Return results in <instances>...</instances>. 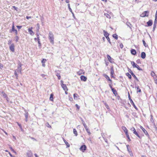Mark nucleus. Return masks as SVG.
I'll return each instance as SVG.
<instances>
[{
	"mask_svg": "<svg viewBox=\"0 0 157 157\" xmlns=\"http://www.w3.org/2000/svg\"><path fill=\"white\" fill-rule=\"evenodd\" d=\"M86 145H82L80 149L81 151H82L84 152V151L86 150Z\"/></svg>",
	"mask_w": 157,
	"mask_h": 157,
	"instance_id": "7",
	"label": "nucleus"
},
{
	"mask_svg": "<svg viewBox=\"0 0 157 157\" xmlns=\"http://www.w3.org/2000/svg\"><path fill=\"white\" fill-rule=\"evenodd\" d=\"M37 30L38 32L39 31V29H40V25L39 23H37Z\"/></svg>",
	"mask_w": 157,
	"mask_h": 157,
	"instance_id": "42",
	"label": "nucleus"
},
{
	"mask_svg": "<svg viewBox=\"0 0 157 157\" xmlns=\"http://www.w3.org/2000/svg\"><path fill=\"white\" fill-rule=\"evenodd\" d=\"M3 65L2 63H0V68L2 69L3 67Z\"/></svg>",
	"mask_w": 157,
	"mask_h": 157,
	"instance_id": "55",
	"label": "nucleus"
},
{
	"mask_svg": "<svg viewBox=\"0 0 157 157\" xmlns=\"http://www.w3.org/2000/svg\"><path fill=\"white\" fill-rule=\"evenodd\" d=\"M36 34H37V41H40V38H39V35L38 34H37V33H36Z\"/></svg>",
	"mask_w": 157,
	"mask_h": 157,
	"instance_id": "48",
	"label": "nucleus"
},
{
	"mask_svg": "<svg viewBox=\"0 0 157 157\" xmlns=\"http://www.w3.org/2000/svg\"><path fill=\"white\" fill-rule=\"evenodd\" d=\"M149 12L148 11H146L144 12L143 13L141 14L140 16L142 17H147L149 15Z\"/></svg>",
	"mask_w": 157,
	"mask_h": 157,
	"instance_id": "3",
	"label": "nucleus"
},
{
	"mask_svg": "<svg viewBox=\"0 0 157 157\" xmlns=\"http://www.w3.org/2000/svg\"><path fill=\"white\" fill-rule=\"evenodd\" d=\"M81 79L82 81H86L87 80V78L84 75H81L80 76Z\"/></svg>",
	"mask_w": 157,
	"mask_h": 157,
	"instance_id": "12",
	"label": "nucleus"
},
{
	"mask_svg": "<svg viewBox=\"0 0 157 157\" xmlns=\"http://www.w3.org/2000/svg\"><path fill=\"white\" fill-rule=\"evenodd\" d=\"M120 47L121 48H122L123 47V44H120Z\"/></svg>",
	"mask_w": 157,
	"mask_h": 157,
	"instance_id": "59",
	"label": "nucleus"
},
{
	"mask_svg": "<svg viewBox=\"0 0 157 157\" xmlns=\"http://www.w3.org/2000/svg\"><path fill=\"white\" fill-rule=\"evenodd\" d=\"M61 86L64 90L67 91L68 89L66 84H63V85Z\"/></svg>",
	"mask_w": 157,
	"mask_h": 157,
	"instance_id": "15",
	"label": "nucleus"
},
{
	"mask_svg": "<svg viewBox=\"0 0 157 157\" xmlns=\"http://www.w3.org/2000/svg\"><path fill=\"white\" fill-rule=\"evenodd\" d=\"M126 136L127 138H128V141H131V140L130 139V137L129 136V135L128 134H127L126 135Z\"/></svg>",
	"mask_w": 157,
	"mask_h": 157,
	"instance_id": "39",
	"label": "nucleus"
},
{
	"mask_svg": "<svg viewBox=\"0 0 157 157\" xmlns=\"http://www.w3.org/2000/svg\"><path fill=\"white\" fill-rule=\"evenodd\" d=\"M25 118H28L29 115L28 113L26 111V110H25Z\"/></svg>",
	"mask_w": 157,
	"mask_h": 157,
	"instance_id": "29",
	"label": "nucleus"
},
{
	"mask_svg": "<svg viewBox=\"0 0 157 157\" xmlns=\"http://www.w3.org/2000/svg\"><path fill=\"white\" fill-rule=\"evenodd\" d=\"M132 76L136 79V80L137 82L139 81L138 79L136 77V75H134V74L133 75H132Z\"/></svg>",
	"mask_w": 157,
	"mask_h": 157,
	"instance_id": "37",
	"label": "nucleus"
},
{
	"mask_svg": "<svg viewBox=\"0 0 157 157\" xmlns=\"http://www.w3.org/2000/svg\"><path fill=\"white\" fill-rule=\"evenodd\" d=\"M33 28L31 27V28H29L28 29V31L29 33L31 35L33 36L34 35V33L33 32V31L32 30V29Z\"/></svg>",
	"mask_w": 157,
	"mask_h": 157,
	"instance_id": "8",
	"label": "nucleus"
},
{
	"mask_svg": "<svg viewBox=\"0 0 157 157\" xmlns=\"http://www.w3.org/2000/svg\"><path fill=\"white\" fill-rule=\"evenodd\" d=\"M65 2L67 3H68L69 2V0H65Z\"/></svg>",
	"mask_w": 157,
	"mask_h": 157,
	"instance_id": "63",
	"label": "nucleus"
},
{
	"mask_svg": "<svg viewBox=\"0 0 157 157\" xmlns=\"http://www.w3.org/2000/svg\"><path fill=\"white\" fill-rule=\"evenodd\" d=\"M38 46L39 47H40H40L41 46V44L40 43V40L38 41Z\"/></svg>",
	"mask_w": 157,
	"mask_h": 157,
	"instance_id": "49",
	"label": "nucleus"
},
{
	"mask_svg": "<svg viewBox=\"0 0 157 157\" xmlns=\"http://www.w3.org/2000/svg\"><path fill=\"white\" fill-rule=\"evenodd\" d=\"M128 71L132 75L134 74L130 69H128Z\"/></svg>",
	"mask_w": 157,
	"mask_h": 157,
	"instance_id": "44",
	"label": "nucleus"
},
{
	"mask_svg": "<svg viewBox=\"0 0 157 157\" xmlns=\"http://www.w3.org/2000/svg\"><path fill=\"white\" fill-rule=\"evenodd\" d=\"M14 45L13 44H11L10 46V50L12 52H14Z\"/></svg>",
	"mask_w": 157,
	"mask_h": 157,
	"instance_id": "5",
	"label": "nucleus"
},
{
	"mask_svg": "<svg viewBox=\"0 0 157 157\" xmlns=\"http://www.w3.org/2000/svg\"><path fill=\"white\" fill-rule=\"evenodd\" d=\"M46 125L47 127L48 128H51V125L49 124L48 123H47L46 124Z\"/></svg>",
	"mask_w": 157,
	"mask_h": 157,
	"instance_id": "43",
	"label": "nucleus"
},
{
	"mask_svg": "<svg viewBox=\"0 0 157 157\" xmlns=\"http://www.w3.org/2000/svg\"><path fill=\"white\" fill-rule=\"evenodd\" d=\"M140 128L142 129V130H143L144 133L146 135H147V136H148L149 134L147 132V131L144 129V128L142 126H140Z\"/></svg>",
	"mask_w": 157,
	"mask_h": 157,
	"instance_id": "11",
	"label": "nucleus"
},
{
	"mask_svg": "<svg viewBox=\"0 0 157 157\" xmlns=\"http://www.w3.org/2000/svg\"><path fill=\"white\" fill-rule=\"evenodd\" d=\"M17 72L21 73V65H20L19 67H18L17 69L16 70Z\"/></svg>",
	"mask_w": 157,
	"mask_h": 157,
	"instance_id": "16",
	"label": "nucleus"
},
{
	"mask_svg": "<svg viewBox=\"0 0 157 157\" xmlns=\"http://www.w3.org/2000/svg\"><path fill=\"white\" fill-rule=\"evenodd\" d=\"M103 32L104 36L106 37V38L109 37V34L105 30H104L103 31Z\"/></svg>",
	"mask_w": 157,
	"mask_h": 157,
	"instance_id": "17",
	"label": "nucleus"
},
{
	"mask_svg": "<svg viewBox=\"0 0 157 157\" xmlns=\"http://www.w3.org/2000/svg\"><path fill=\"white\" fill-rule=\"evenodd\" d=\"M122 128L123 129V130L124 131V132L125 133L126 135L128 134V131L127 129V128L125 127V126H122Z\"/></svg>",
	"mask_w": 157,
	"mask_h": 157,
	"instance_id": "10",
	"label": "nucleus"
},
{
	"mask_svg": "<svg viewBox=\"0 0 157 157\" xmlns=\"http://www.w3.org/2000/svg\"><path fill=\"white\" fill-rule=\"evenodd\" d=\"M17 27L18 29H20L22 28V26H17Z\"/></svg>",
	"mask_w": 157,
	"mask_h": 157,
	"instance_id": "56",
	"label": "nucleus"
},
{
	"mask_svg": "<svg viewBox=\"0 0 157 157\" xmlns=\"http://www.w3.org/2000/svg\"><path fill=\"white\" fill-rule=\"evenodd\" d=\"M49 38L50 42L52 44H54V36L51 32H50L49 33Z\"/></svg>",
	"mask_w": 157,
	"mask_h": 157,
	"instance_id": "1",
	"label": "nucleus"
},
{
	"mask_svg": "<svg viewBox=\"0 0 157 157\" xmlns=\"http://www.w3.org/2000/svg\"><path fill=\"white\" fill-rule=\"evenodd\" d=\"M46 61V59H43L42 60V63H45V62Z\"/></svg>",
	"mask_w": 157,
	"mask_h": 157,
	"instance_id": "57",
	"label": "nucleus"
},
{
	"mask_svg": "<svg viewBox=\"0 0 157 157\" xmlns=\"http://www.w3.org/2000/svg\"><path fill=\"white\" fill-rule=\"evenodd\" d=\"M134 134L137 136L139 138H141L140 136L139 135L137 132H135V133Z\"/></svg>",
	"mask_w": 157,
	"mask_h": 157,
	"instance_id": "45",
	"label": "nucleus"
},
{
	"mask_svg": "<svg viewBox=\"0 0 157 157\" xmlns=\"http://www.w3.org/2000/svg\"><path fill=\"white\" fill-rule=\"evenodd\" d=\"M77 107V108L78 109V110H79L80 108L79 106L77 104H76L75 105Z\"/></svg>",
	"mask_w": 157,
	"mask_h": 157,
	"instance_id": "52",
	"label": "nucleus"
},
{
	"mask_svg": "<svg viewBox=\"0 0 157 157\" xmlns=\"http://www.w3.org/2000/svg\"><path fill=\"white\" fill-rule=\"evenodd\" d=\"M137 92H141V90L139 88V87L138 86H137Z\"/></svg>",
	"mask_w": 157,
	"mask_h": 157,
	"instance_id": "36",
	"label": "nucleus"
},
{
	"mask_svg": "<svg viewBox=\"0 0 157 157\" xmlns=\"http://www.w3.org/2000/svg\"><path fill=\"white\" fill-rule=\"evenodd\" d=\"M17 71L16 70H15L14 71V74L16 76V78L17 79L18 78V75L17 73Z\"/></svg>",
	"mask_w": 157,
	"mask_h": 157,
	"instance_id": "35",
	"label": "nucleus"
},
{
	"mask_svg": "<svg viewBox=\"0 0 157 157\" xmlns=\"http://www.w3.org/2000/svg\"><path fill=\"white\" fill-rule=\"evenodd\" d=\"M156 24V23H155V22L154 23V26H153V30H155V28L156 27V25H155Z\"/></svg>",
	"mask_w": 157,
	"mask_h": 157,
	"instance_id": "51",
	"label": "nucleus"
},
{
	"mask_svg": "<svg viewBox=\"0 0 157 157\" xmlns=\"http://www.w3.org/2000/svg\"><path fill=\"white\" fill-rule=\"evenodd\" d=\"M110 71H111L110 74L113 75V74H114V71L113 67H111Z\"/></svg>",
	"mask_w": 157,
	"mask_h": 157,
	"instance_id": "28",
	"label": "nucleus"
},
{
	"mask_svg": "<svg viewBox=\"0 0 157 157\" xmlns=\"http://www.w3.org/2000/svg\"><path fill=\"white\" fill-rule=\"evenodd\" d=\"M127 150H128V153H129L130 155L131 156H133V154L131 151V149L129 148H128Z\"/></svg>",
	"mask_w": 157,
	"mask_h": 157,
	"instance_id": "22",
	"label": "nucleus"
},
{
	"mask_svg": "<svg viewBox=\"0 0 157 157\" xmlns=\"http://www.w3.org/2000/svg\"><path fill=\"white\" fill-rule=\"evenodd\" d=\"M81 121L83 125H85V124H86L84 121L83 120H82Z\"/></svg>",
	"mask_w": 157,
	"mask_h": 157,
	"instance_id": "58",
	"label": "nucleus"
},
{
	"mask_svg": "<svg viewBox=\"0 0 157 157\" xmlns=\"http://www.w3.org/2000/svg\"><path fill=\"white\" fill-rule=\"evenodd\" d=\"M151 75L152 76H153L155 75V73L154 72L152 71L151 73Z\"/></svg>",
	"mask_w": 157,
	"mask_h": 157,
	"instance_id": "53",
	"label": "nucleus"
},
{
	"mask_svg": "<svg viewBox=\"0 0 157 157\" xmlns=\"http://www.w3.org/2000/svg\"><path fill=\"white\" fill-rule=\"evenodd\" d=\"M147 24L148 26H151L152 24V21L151 20H149L147 22Z\"/></svg>",
	"mask_w": 157,
	"mask_h": 157,
	"instance_id": "20",
	"label": "nucleus"
},
{
	"mask_svg": "<svg viewBox=\"0 0 157 157\" xmlns=\"http://www.w3.org/2000/svg\"><path fill=\"white\" fill-rule=\"evenodd\" d=\"M106 38L107 40H108V42H109V44H111V42L110 41V40L109 38V37H107Z\"/></svg>",
	"mask_w": 157,
	"mask_h": 157,
	"instance_id": "47",
	"label": "nucleus"
},
{
	"mask_svg": "<svg viewBox=\"0 0 157 157\" xmlns=\"http://www.w3.org/2000/svg\"><path fill=\"white\" fill-rule=\"evenodd\" d=\"M130 130L133 132V133H135V132H136L135 129L134 127L131 128L130 129Z\"/></svg>",
	"mask_w": 157,
	"mask_h": 157,
	"instance_id": "32",
	"label": "nucleus"
},
{
	"mask_svg": "<svg viewBox=\"0 0 157 157\" xmlns=\"http://www.w3.org/2000/svg\"><path fill=\"white\" fill-rule=\"evenodd\" d=\"M12 31L13 32H15L16 35H17V32L16 29H14V24H13L12 27Z\"/></svg>",
	"mask_w": 157,
	"mask_h": 157,
	"instance_id": "14",
	"label": "nucleus"
},
{
	"mask_svg": "<svg viewBox=\"0 0 157 157\" xmlns=\"http://www.w3.org/2000/svg\"><path fill=\"white\" fill-rule=\"evenodd\" d=\"M60 83L61 86H62L63 84H64L63 83V81L62 80L60 81Z\"/></svg>",
	"mask_w": 157,
	"mask_h": 157,
	"instance_id": "61",
	"label": "nucleus"
},
{
	"mask_svg": "<svg viewBox=\"0 0 157 157\" xmlns=\"http://www.w3.org/2000/svg\"><path fill=\"white\" fill-rule=\"evenodd\" d=\"M2 94L3 97L6 98V99L8 101V98L7 97V94L3 91L2 92Z\"/></svg>",
	"mask_w": 157,
	"mask_h": 157,
	"instance_id": "6",
	"label": "nucleus"
},
{
	"mask_svg": "<svg viewBox=\"0 0 157 157\" xmlns=\"http://www.w3.org/2000/svg\"><path fill=\"white\" fill-rule=\"evenodd\" d=\"M157 21V10L156 11L155 14V23H156Z\"/></svg>",
	"mask_w": 157,
	"mask_h": 157,
	"instance_id": "31",
	"label": "nucleus"
},
{
	"mask_svg": "<svg viewBox=\"0 0 157 157\" xmlns=\"http://www.w3.org/2000/svg\"><path fill=\"white\" fill-rule=\"evenodd\" d=\"M131 64L133 68H136L139 71H142V69L138 65L135 63L134 61H131Z\"/></svg>",
	"mask_w": 157,
	"mask_h": 157,
	"instance_id": "2",
	"label": "nucleus"
},
{
	"mask_svg": "<svg viewBox=\"0 0 157 157\" xmlns=\"http://www.w3.org/2000/svg\"><path fill=\"white\" fill-rule=\"evenodd\" d=\"M113 38H115V39L117 40L118 39V36L116 34H113Z\"/></svg>",
	"mask_w": 157,
	"mask_h": 157,
	"instance_id": "33",
	"label": "nucleus"
},
{
	"mask_svg": "<svg viewBox=\"0 0 157 157\" xmlns=\"http://www.w3.org/2000/svg\"><path fill=\"white\" fill-rule=\"evenodd\" d=\"M107 58H108V60L111 63L112 62V61L111 60L112 59L111 57L110 56H109V55H107Z\"/></svg>",
	"mask_w": 157,
	"mask_h": 157,
	"instance_id": "23",
	"label": "nucleus"
},
{
	"mask_svg": "<svg viewBox=\"0 0 157 157\" xmlns=\"http://www.w3.org/2000/svg\"><path fill=\"white\" fill-rule=\"evenodd\" d=\"M103 76L108 81H110L111 82H112V81L111 79H110L109 77L108 76V75L105 74H103Z\"/></svg>",
	"mask_w": 157,
	"mask_h": 157,
	"instance_id": "9",
	"label": "nucleus"
},
{
	"mask_svg": "<svg viewBox=\"0 0 157 157\" xmlns=\"http://www.w3.org/2000/svg\"><path fill=\"white\" fill-rule=\"evenodd\" d=\"M85 129H86L87 132L89 133V135H90L91 134V133L89 130L87 126H86V124H85V125H83Z\"/></svg>",
	"mask_w": 157,
	"mask_h": 157,
	"instance_id": "18",
	"label": "nucleus"
},
{
	"mask_svg": "<svg viewBox=\"0 0 157 157\" xmlns=\"http://www.w3.org/2000/svg\"><path fill=\"white\" fill-rule=\"evenodd\" d=\"M102 39L103 40V41H104L105 40V37H103L102 38Z\"/></svg>",
	"mask_w": 157,
	"mask_h": 157,
	"instance_id": "64",
	"label": "nucleus"
},
{
	"mask_svg": "<svg viewBox=\"0 0 157 157\" xmlns=\"http://www.w3.org/2000/svg\"><path fill=\"white\" fill-rule=\"evenodd\" d=\"M56 75L57 76L58 79H60V76L59 74L58 73H56Z\"/></svg>",
	"mask_w": 157,
	"mask_h": 157,
	"instance_id": "46",
	"label": "nucleus"
},
{
	"mask_svg": "<svg viewBox=\"0 0 157 157\" xmlns=\"http://www.w3.org/2000/svg\"><path fill=\"white\" fill-rule=\"evenodd\" d=\"M15 40L16 42H17L19 39V37L17 36H16L15 37Z\"/></svg>",
	"mask_w": 157,
	"mask_h": 157,
	"instance_id": "38",
	"label": "nucleus"
},
{
	"mask_svg": "<svg viewBox=\"0 0 157 157\" xmlns=\"http://www.w3.org/2000/svg\"><path fill=\"white\" fill-rule=\"evenodd\" d=\"M53 95L52 94H51L50 98V100L51 101H53Z\"/></svg>",
	"mask_w": 157,
	"mask_h": 157,
	"instance_id": "34",
	"label": "nucleus"
},
{
	"mask_svg": "<svg viewBox=\"0 0 157 157\" xmlns=\"http://www.w3.org/2000/svg\"><path fill=\"white\" fill-rule=\"evenodd\" d=\"M78 95L77 94H74V98L75 100H77L78 99Z\"/></svg>",
	"mask_w": 157,
	"mask_h": 157,
	"instance_id": "25",
	"label": "nucleus"
},
{
	"mask_svg": "<svg viewBox=\"0 0 157 157\" xmlns=\"http://www.w3.org/2000/svg\"><path fill=\"white\" fill-rule=\"evenodd\" d=\"M67 6H68V9H69V11L71 12H72V10L71 8L70 7V4H68V5H67Z\"/></svg>",
	"mask_w": 157,
	"mask_h": 157,
	"instance_id": "41",
	"label": "nucleus"
},
{
	"mask_svg": "<svg viewBox=\"0 0 157 157\" xmlns=\"http://www.w3.org/2000/svg\"><path fill=\"white\" fill-rule=\"evenodd\" d=\"M73 133L75 135V136H77L78 133L77 131L75 128L73 129Z\"/></svg>",
	"mask_w": 157,
	"mask_h": 157,
	"instance_id": "30",
	"label": "nucleus"
},
{
	"mask_svg": "<svg viewBox=\"0 0 157 157\" xmlns=\"http://www.w3.org/2000/svg\"><path fill=\"white\" fill-rule=\"evenodd\" d=\"M11 40H8V44H9V45L10 44V45H11Z\"/></svg>",
	"mask_w": 157,
	"mask_h": 157,
	"instance_id": "60",
	"label": "nucleus"
},
{
	"mask_svg": "<svg viewBox=\"0 0 157 157\" xmlns=\"http://www.w3.org/2000/svg\"><path fill=\"white\" fill-rule=\"evenodd\" d=\"M142 42H143V44L144 45L145 47H146L147 45V44L145 43V41L144 40H142Z\"/></svg>",
	"mask_w": 157,
	"mask_h": 157,
	"instance_id": "40",
	"label": "nucleus"
},
{
	"mask_svg": "<svg viewBox=\"0 0 157 157\" xmlns=\"http://www.w3.org/2000/svg\"><path fill=\"white\" fill-rule=\"evenodd\" d=\"M128 97L129 98V99L130 100V102L131 103L132 105L133 106L134 108L136 109H137V108L136 106L135 105L134 103L133 102L132 100V99L131 98L130 96V94L128 93Z\"/></svg>",
	"mask_w": 157,
	"mask_h": 157,
	"instance_id": "4",
	"label": "nucleus"
},
{
	"mask_svg": "<svg viewBox=\"0 0 157 157\" xmlns=\"http://www.w3.org/2000/svg\"><path fill=\"white\" fill-rule=\"evenodd\" d=\"M131 54L134 55H136V51L134 49H132L131 50Z\"/></svg>",
	"mask_w": 157,
	"mask_h": 157,
	"instance_id": "19",
	"label": "nucleus"
},
{
	"mask_svg": "<svg viewBox=\"0 0 157 157\" xmlns=\"http://www.w3.org/2000/svg\"><path fill=\"white\" fill-rule=\"evenodd\" d=\"M146 57V54L144 52H142L141 53V57L142 59H144Z\"/></svg>",
	"mask_w": 157,
	"mask_h": 157,
	"instance_id": "21",
	"label": "nucleus"
},
{
	"mask_svg": "<svg viewBox=\"0 0 157 157\" xmlns=\"http://www.w3.org/2000/svg\"><path fill=\"white\" fill-rule=\"evenodd\" d=\"M136 62L137 63H140V60L139 59H138V60H137L136 61Z\"/></svg>",
	"mask_w": 157,
	"mask_h": 157,
	"instance_id": "54",
	"label": "nucleus"
},
{
	"mask_svg": "<svg viewBox=\"0 0 157 157\" xmlns=\"http://www.w3.org/2000/svg\"><path fill=\"white\" fill-rule=\"evenodd\" d=\"M151 121L152 122H153L154 121L153 120V117L152 115H151Z\"/></svg>",
	"mask_w": 157,
	"mask_h": 157,
	"instance_id": "50",
	"label": "nucleus"
},
{
	"mask_svg": "<svg viewBox=\"0 0 157 157\" xmlns=\"http://www.w3.org/2000/svg\"><path fill=\"white\" fill-rule=\"evenodd\" d=\"M126 75L128 77V78L130 79H131L132 78V76L131 75L129 74V73L128 72L126 74Z\"/></svg>",
	"mask_w": 157,
	"mask_h": 157,
	"instance_id": "26",
	"label": "nucleus"
},
{
	"mask_svg": "<svg viewBox=\"0 0 157 157\" xmlns=\"http://www.w3.org/2000/svg\"><path fill=\"white\" fill-rule=\"evenodd\" d=\"M27 155L28 157H33L32 153L31 151H29L27 153Z\"/></svg>",
	"mask_w": 157,
	"mask_h": 157,
	"instance_id": "13",
	"label": "nucleus"
},
{
	"mask_svg": "<svg viewBox=\"0 0 157 157\" xmlns=\"http://www.w3.org/2000/svg\"><path fill=\"white\" fill-rule=\"evenodd\" d=\"M113 92V94L116 95V94H117V91L116 90H115L114 88H112L111 89Z\"/></svg>",
	"mask_w": 157,
	"mask_h": 157,
	"instance_id": "24",
	"label": "nucleus"
},
{
	"mask_svg": "<svg viewBox=\"0 0 157 157\" xmlns=\"http://www.w3.org/2000/svg\"><path fill=\"white\" fill-rule=\"evenodd\" d=\"M63 141L66 145L67 147H69L70 146L69 144L67 142V141L64 139H63Z\"/></svg>",
	"mask_w": 157,
	"mask_h": 157,
	"instance_id": "27",
	"label": "nucleus"
},
{
	"mask_svg": "<svg viewBox=\"0 0 157 157\" xmlns=\"http://www.w3.org/2000/svg\"><path fill=\"white\" fill-rule=\"evenodd\" d=\"M31 18V17L26 16V18L27 19H29V18Z\"/></svg>",
	"mask_w": 157,
	"mask_h": 157,
	"instance_id": "62",
	"label": "nucleus"
}]
</instances>
